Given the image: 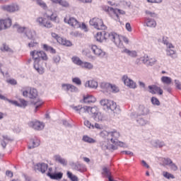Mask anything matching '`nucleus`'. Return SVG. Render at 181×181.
Instances as JSON below:
<instances>
[{
    "label": "nucleus",
    "instance_id": "f257e3e1",
    "mask_svg": "<svg viewBox=\"0 0 181 181\" xmlns=\"http://www.w3.org/2000/svg\"><path fill=\"white\" fill-rule=\"evenodd\" d=\"M104 39L105 40H111V42H114L115 45L119 47V49H124V44L122 41H121V38L119 35L115 33H107L105 31Z\"/></svg>",
    "mask_w": 181,
    "mask_h": 181
},
{
    "label": "nucleus",
    "instance_id": "f03ea898",
    "mask_svg": "<svg viewBox=\"0 0 181 181\" xmlns=\"http://www.w3.org/2000/svg\"><path fill=\"white\" fill-rule=\"evenodd\" d=\"M28 97L31 100H36V101H33V104L35 105V112L37 111L38 108H40L42 105H43V101L37 98V90L35 88H31L28 93Z\"/></svg>",
    "mask_w": 181,
    "mask_h": 181
},
{
    "label": "nucleus",
    "instance_id": "7ed1b4c3",
    "mask_svg": "<svg viewBox=\"0 0 181 181\" xmlns=\"http://www.w3.org/2000/svg\"><path fill=\"white\" fill-rule=\"evenodd\" d=\"M30 56H32L33 59L34 60V69L37 71L39 74H43V73H45V69L39 65V63H40V58L39 54H37V51H32L30 52Z\"/></svg>",
    "mask_w": 181,
    "mask_h": 181
},
{
    "label": "nucleus",
    "instance_id": "20e7f679",
    "mask_svg": "<svg viewBox=\"0 0 181 181\" xmlns=\"http://www.w3.org/2000/svg\"><path fill=\"white\" fill-rule=\"evenodd\" d=\"M150 110L146 106L144 105H140L137 110V112H132L130 115L131 118L136 117H142L145 115H148L149 114Z\"/></svg>",
    "mask_w": 181,
    "mask_h": 181
},
{
    "label": "nucleus",
    "instance_id": "39448f33",
    "mask_svg": "<svg viewBox=\"0 0 181 181\" xmlns=\"http://www.w3.org/2000/svg\"><path fill=\"white\" fill-rule=\"evenodd\" d=\"M100 88H102L103 90H105L107 92L110 91L113 94H117V93H119V88L117 86V85L107 82H102L100 83Z\"/></svg>",
    "mask_w": 181,
    "mask_h": 181
},
{
    "label": "nucleus",
    "instance_id": "423d86ee",
    "mask_svg": "<svg viewBox=\"0 0 181 181\" xmlns=\"http://www.w3.org/2000/svg\"><path fill=\"white\" fill-rule=\"evenodd\" d=\"M90 25L91 26H94L95 29L98 30H105L107 29V26L104 25L103 20L98 18H94L89 21Z\"/></svg>",
    "mask_w": 181,
    "mask_h": 181
},
{
    "label": "nucleus",
    "instance_id": "0eeeda50",
    "mask_svg": "<svg viewBox=\"0 0 181 181\" xmlns=\"http://www.w3.org/2000/svg\"><path fill=\"white\" fill-rule=\"evenodd\" d=\"M64 21L65 23H68L72 28L75 29H78V28H81V25H80V22L77 21V19L74 18V17H65L64 18Z\"/></svg>",
    "mask_w": 181,
    "mask_h": 181
},
{
    "label": "nucleus",
    "instance_id": "6e6552de",
    "mask_svg": "<svg viewBox=\"0 0 181 181\" xmlns=\"http://www.w3.org/2000/svg\"><path fill=\"white\" fill-rule=\"evenodd\" d=\"M122 81H123L124 86L129 87V88H136V83L129 78L127 75H124L122 76Z\"/></svg>",
    "mask_w": 181,
    "mask_h": 181
},
{
    "label": "nucleus",
    "instance_id": "1a4fd4ad",
    "mask_svg": "<svg viewBox=\"0 0 181 181\" xmlns=\"http://www.w3.org/2000/svg\"><path fill=\"white\" fill-rule=\"evenodd\" d=\"M37 22L39 23L40 26H44V28H47V29H50V28L53 27V24H52L50 20H47V18L39 17L37 18Z\"/></svg>",
    "mask_w": 181,
    "mask_h": 181
},
{
    "label": "nucleus",
    "instance_id": "9d476101",
    "mask_svg": "<svg viewBox=\"0 0 181 181\" xmlns=\"http://www.w3.org/2000/svg\"><path fill=\"white\" fill-rule=\"evenodd\" d=\"M29 126L35 131H42L45 128V124L43 122H40L39 121H33L29 123Z\"/></svg>",
    "mask_w": 181,
    "mask_h": 181
},
{
    "label": "nucleus",
    "instance_id": "9b49d317",
    "mask_svg": "<svg viewBox=\"0 0 181 181\" xmlns=\"http://www.w3.org/2000/svg\"><path fill=\"white\" fill-rule=\"evenodd\" d=\"M141 62H142L146 66H153L155 63H156V59H149L148 55H144V57L140 58Z\"/></svg>",
    "mask_w": 181,
    "mask_h": 181
},
{
    "label": "nucleus",
    "instance_id": "f8f14e48",
    "mask_svg": "<svg viewBox=\"0 0 181 181\" xmlns=\"http://www.w3.org/2000/svg\"><path fill=\"white\" fill-rule=\"evenodd\" d=\"M12 25V20L11 18H6L4 20H0V30L2 29H8Z\"/></svg>",
    "mask_w": 181,
    "mask_h": 181
},
{
    "label": "nucleus",
    "instance_id": "ddd939ff",
    "mask_svg": "<svg viewBox=\"0 0 181 181\" xmlns=\"http://www.w3.org/2000/svg\"><path fill=\"white\" fill-rule=\"evenodd\" d=\"M149 93L151 94H156L158 93V95H162L163 94V90L160 87L157 86L156 85L148 86Z\"/></svg>",
    "mask_w": 181,
    "mask_h": 181
},
{
    "label": "nucleus",
    "instance_id": "4468645a",
    "mask_svg": "<svg viewBox=\"0 0 181 181\" xmlns=\"http://www.w3.org/2000/svg\"><path fill=\"white\" fill-rule=\"evenodd\" d=\"M48 168L49 165L45 163H39L35 165V170H38L39 172H41V173H46V170H47Z\"/></svg>",
    "mask_w": 181,
    "mask_h": 181
},
{
    "label": "nucleus",
    "instance_id": "2eb2a0df",
    "mask_svg": "<svg viewBox=\"0 0 181 181\" xmlns=\"http://www.w3.org/2000/svg\"><path fill=\"white\" fill-rule=\"evenodd\" d=\"M91 50L95 56H98V57H104L105 56V52L103 51V49L98 48L97 45H92Z\"/></svg>",
    "mask_w": 181,
    "mask_h": 181
},
{
    "label": "nucleus",
    "instance_id": "dca6fc26",
    "mask_svg": "<svg viewBox=\"0 0 181 181\" xmlns=\"http://www.w3.org/2000/svg\"><path fill=\"white\" fill-rule=\"evenodd\" d=\"M172 49H175V47L172 44H169L168 47H167L166 49L167 56H170V57H172V59L177 58L176 51H174Z\"/></svg>",
    "mask_w": 181,
    "mask_h": 181
},
{
    "label": "nucleus",
    "instance_id": "f3484780",
    "mask_svg": "<svg viewBox=\"0 0 181 181\" xmlns=\"http://www.w3.org/2000/svg\"><path fill=\"white\" fill-rule=\"evenodd\" d=\"M47 176L50 179H52V180H60V179L63 178V173H47Z\"/></svg>",
    "mask_w": 181,
    "mask_h": 181
},
{
    "label": "nucleus",
    "instance_id": "a211bd4d",
    "mask_svg": "<svg viewBox=\"0 0 181 181\" xmlns=\"http://www.w3.org/2000/svg\"><path fill=\"white\" fill-rule=\"evenodd\" d=\"M71 166L75 169V170H78V172H86L87 169L86 168V165L84 164H81L79 163H72Z\"/></svg>",
    "mask_w": 181,
    "mask_h": 181
},
{
    "label": "nucleus",
    "instance_id": "6ab92c4d",
    "mask_svg": "<svg viewBox=\"0 0 181 181\" xmlns=\"http://www.w3.org/2000/svg\"><path fill=\"white\" fill-rule=\"evenodd\" d=\"M3 9L4 11H7V12H16V11H19V6L18 4H11L3 6Z\"/></svg>",
    "mask_w": 181,
    "mask_h": 181
},
{
    "label": "nucleus",
    "instance_id": "aec40b11",
    "mask_svg": "<svg viewBox=\"0 0 181 181\" xmlns=\"http://www.w3.org/2000/svg\"><path fill=\"white\" fill-rule=\"evenodd\" d=\"M133 118H136V122H137L139 127H145V125H149V121H148L144 117H141V116H136V117Z\"/></svg>",
    "mask_w": 181,
    "mask_h": 181
},
{
    "label": "nucleus",
    "instance_id": "412c9836",
    "mask_svg": "<svg viewBox=\"0 0 181 181\" xmlns=\"http://www.w3.org/2000/svg\"><path fill=\"white\" fill-rule=\"evenodd\" d=\"M39 145H40V140L35 137L34 139H30V144L28 145V149H33L35 148H37Z\"/></svg>",
    "mask_w": 181,
    "mask_h": 181
},
{
    "label": "nucleus",
    "instance_id": "4be33fe9",
    "mask_svg": "<svg viewBox=\"0 0 181 181\" xmlns=\"http://www.w3.org/2000/svg\"><path fill=\"white\" fill-rule=\"evenodd\" d=\"M25 35L29 40H35V36H36V31L27 28V30L25 31Z\"/></svg>",
    "mask_w": 181,
    "mask_h": 181
},
{
    "label": "nucleus",
    "instance_id": "5701e85b",
    "mask_svg": "<svg viewBox=\"0 0 181 181\" xmlns=\"http://www.w3.org/2000/svg\"><path fill=\"white\" fill-rule=\"evenodd\" d=\"M109 135L112 136L110 141L112 144H118V138H119V133L115 130L109 133Z\"/></svg>",
    "mask_w": 181,
    "mask_h": 181
},
{
    "label": "nucleus",
    "instance_id": "b1692460",
    "mask_svg": "<svg viewBox=\"0 0 181 181\" xmlns=\"http://www.w3.org/2000/svg\"><path fill=\"white\" fill-rule=\"evenodd\" d=\"M54 158L55 162H57V163H60L62 166H67V160L62 158L60 155L54 156Z\"/></svg>",
    "mask_w": 181,
    "mask_h": 181
},
{
    "label": "nucleus",
    "instance_id": "393cba45",
    "mask_svg": "<svg viewBox=\"0 0 181 181\" xmlns=\"http://www.w3.org/2000/svg\"><path fill=\"white\" fill-rule=\"evenodd\" d=\"M110 110L111 111H114V112H115L116 114H118V112H121V110H119V107H117V103H115L113 100L110 101L108 111H110Z\"/></svg>",
    "mask_w": 181,
    "mask_h": 181
},
{
    "label": "nucleus",
    "instance_id": "a878e982",
    "mask_svg": "<svg viewBox=\"0 0 181 181\" xmlns=\"http://www.w3.org/2000/svg\"><path fill=\"white\" fill-rule=\"evenodd\" d=\"M3 140L1 142V145L3 147L4 149H5V148H6V145H8V144H9V142H12V141H13V139H12L11 137L8 136H3Z\"/></svg>",
    "mask_w": 181,
    "mask_h": 181
},
{
    "label": "nucleus",
    "instance_id": "bb28decb",
    "mask_svg": "<svg viewBox=\"0 0 181 181\" xmlns=\"http://www.w3.org/2000/svg\"><path fill=\"white\" fill-rule=\"evenodd\" d=\"M110 103L111 100L108 99H103L100 101V104L102 105V107H103V110H105V111H108Z\"/></svg>",
    "mask_w": 181,
    "mask_h": 181
},
{
    "label": "nucleus",
    "instance_id": "cd10ccee",
    "mask_svg": "<svg viewBox=\"0 0 181 181\" xmlns=\"http://www.w3.org/2000/svg\"><path fill=\"white\" fill-rule=\"evenodd\" d=\"M97 99L93 95H88L87 96L83 97V103L85 104H90V103H95Z\"/></svg>",
    "mask_w": 181,
    "mask_h": 181
},
{
    "label": "nucleus",
    "instance_id": "c85d7f7f",
    "mask_svg": "<svg viewBox=\"0 0 181 181\" xmlns=\"http://www.w3.org/2000/svg\"><path fill=\"white\" fill-rule=\"evenodd\" d=\"M103 175L105 176V177H107L109 181H115L111 177V172H110V170L106 167L103 168Z\"/></svg>",
    "mask_w": 181,
    "mask_h": 181
},
{
    "label": "nucleus",
    "instance_id": "c756f323",
    "mask_svg": "<svg viewBox=\"0 0 181 181\" xmlns=\"http://www.w3.org/2000/svg\"><path fill=\"white\" fill-rule=\"evenodd\" d=\"M86 87L89 88H97L98 87V83L95 80L88 81L86 83Z\"/></svg>",
    "mask_w": 181,
    "mask_h": 181
},
{
    "label": "nucleus",
    "instance_id": "7c9ffc66",
    "mask_svg": "<svg viewBox=\"0 0 181 181\" xmlns=\"http://www.w3.org/2000/svg\"><path fill=\"white\" fill-rule=\"evenodd\" d=\"M103 11L105 12H107V13H113L114 15H116L117 18H118V14H117V9H114V8L105 6H103Z\"/></svg>",
    "mask_w": 181,
    "mask_h": 181
},
{
    "label": "nucleus",
    "instance_id": "2f4dec72",
    "mask_svg": "<svg viewBox=\"0 0 181 181\" xmlns=\"http://www.w3.org/2000/svg\"><path fill=\"white\" fill-rule=\"evenodd\" d=\"M146 21L148 28H156V21L153 18H146Z\"/></svg>",
    "mask_w": 181,
    "mask_h": 181
},
{
    "label": "nucleus",
    "instance_id": "473e14b6",
    "mask_svg": "<svg viewBox=\"0 0 181 181\" xmlns=\"http://www.w3.org/2000/svg\"><path fill=\"white\" fill-rule=\"evenodd\" d=\"M13 28L14 29H17L18 33H25V32H26L27 29L28 28L25 27H21V25H19L18 23L14 24Z\"/></svg>",
    "mask_w": 181,
    "mask_h": 181
},
{
    "label": "nucleus",
    "instance_id": "72a5a7b5",
    "mask_svg": "<svg viewBox=\"0 0 181 181\" xmlns=\"http://www.w3.org/2000/svg\"><path fill=\"white\" fill-rule=\"evenodd\" d=\"M151 144L154 146V148H163V146H165V142L159 140L152 141Z\"/></svg>",
    "mask_w": 181,
    "mask_h": 181
},
{
    "label": "nucleus",
    "instance_id": "f704fd0d",
    "mask_svg": "<svg viewBox=\"0 0 181 181\" xmlns=\"http://www.w3.org/2000/svg\"><path fill=\"white\" fill-rule=\"evenodd\" d=\"M104 33H105V31L99 32L96 34L95 39L97 42L102 43L103 40H105V39H104Z\"/></svg>",
    "mask_w": 181,
    "mask_h": 181
},
{
    "label": "nucleus",
    "instance_id": "c9c22d12",
    "mask_svg": "<svg viewBox=\"0 0 181 181\" xmlns=\"http://www.w3.org/2000/svg\"><path fill=\"white\" fill-rule=\"evenodd\" d=\"M82 141H83V142H86L87 144H95V140L87 135H84L83 136Z\"/></svg>",
    "mask_w": 181,
    "mask_h": 181
},
{
    "label": "nucleus",
    "instance_id": "e433bc0d",
    "mask_svg": "<svg viewBox=\"0 0 181 181\" xmlns=\"http://www.w3.org/2000/svg\"><path fill=\"white\" fill-rule=\"evenodd\" d=\"M59 45H63V46H68V47L71 46V42L67 40H64L63 39V37L59 38Z\"/></svg>",
    "mask_w": 181,
    "mask_h": 181
},
{
    "label": "nucleus",
    "instance_id": "4c0bfd02",
    "mask_svg": "<svg viewBox=\"0 0 181 181\" xmlns=\"http://www.w3.org/2000/svg\"><path fill=\"white\" fill-rule=\"evenodd\" d=\"M161 81L162 83H163V84H166L167 86H169V84L172 83V78L168 76H162Z\"/></svg>",
    "mask_w": 181,
    "mask_h": 181
},
{
    "label": "nucleus",
    "instance_id": "58836bf2",
    "mask_svg": "<svg viewBox=\"0 0 181 181\" xmlns=\"http://www.w3.org/2000/svg\"><path fill=\"white\" fill-rule=\"evenodd\" d=\"M43 49L46 52H50L53 54H56V49H54L52 47H50V46H49V45H47L46 44L43 45Z\"/></svg>",
    "mask_w": 181,
    "mask_h": 181
},
{
    "label": "nucleus",
    "instance_id": "ea45409f",
    "mask_svg": "<svg viewBox=\"0 0 181 181\" xmlns=\"http://www.w3.org/2000/svg\"><path fill=\"white\" fill-rule=\"evenodd\" d=\"M95 121H97L98 122H100V121H103L104 116H103V114L101 112L97 113L95 115H92Z\"/></svg>",
    "mask_w": 181,
    "mask_h": 181
},
{
    "label": "nucleus",
    "instance_id": "a19ab883",
    "mask_svg": "<svg viewBox=\"0 0 181 181\" xmlns=\"http://www.w3.org/2000/svg\"><path fill=\"white\" fill-rule=\"evenodd\" d=\"M89 108V112H90L91 115H95L97 113L100 112V109H98V107L94 106V107H88Z\"/></svg>",
    "mask_w": 181,
    "mask_h": 181
},
{
    "label": "nucleus",
    "instance_id": "79ce46f5",
    "mask_svg": "<svg viewBox=\"0 0 181 181\" xmlns=\"http://www.w3.org/2000/svg\"><path fill=\"white\" fill-rule=\"evenodd\" d=\"M81 67H83V69H88V70H91L94 67L93 64L90 62H82V65H81Z\"/></svg>",
    "mask_w": 181,
    "mask_h": 181
},
{
    "label": "nucleus",
    "instance_id": "37998d69",
    "mask_svg": "<svg viewBox=\"0 0 181 181\" xmlns=\"http://www.w3.org/2000/svg\"><path fill=\"white\" fill-rule=\"evenodd\" d=\"M100 145L103 151H107L110 149V146H108V141H101L100 143Z\"/></svg>",
    "mask_w": 181,
    "mask_h": 181
},
{
    "label": "nucleus",
    "instance_id": "c03bdc74",
    "mask_svg": "<svg viewBox=\"0 0 181 181\" xmlns=\"http://www.w3.org/2000/svg\"><path fill=\"white\" fill-rule=\"evenodd\" d=\"M66 175L71 181H78V177L77 176L73 175V173L70 171H67Z\"/></svg>",
    "mask_w": 181,
    "mask_h": 181
},
{
    "label": "nucleus",
    "instance_id": "a18cd8bd",
    "mask_svg": "<svg viewBox=\"0 0 181 181\" xmlns=\"http://www.w3.org/2000/svg\"><path fill=\"white\" fill-rule=\"evenodd\" d=\"M72 62L74 63V64H76L77 66H81L83 64V61L80 59V58L77 57H72Z\"/></svg>",
    "mask_w": 181,
    "mask_h": 181
},
{
    "label": "nucleus",
    "instance_id": "49530a36",
    "mask_svg": "<svg viewBox=\"0 0 181 181\" xmlns=\"http://www.w3.org/2000/svg\"><path fill=\"white\" fill-rule=\"evenodd\" d=\"M37 54L40 57V60L42 59V60H47V54L45 53L43 51H37Z\"/></svg>",
    "mask_w": 181,
    "mask_h": 181
},
{
    "label": "nucleus",
    "instance_id": "de8ad7c7",
    "mask_svg": "<svg viewBox=\"0 0 181 181\" xmlns=\"http://www.w3.org/2000/svg\"><path fill=\"white\" fill-rule=\"evenodd\" d=\"M146 13V15H147V17L146 18H158V15L156 14V13L155 12H152V11H145Z\"/></svg>",
    "mask_w": 181,
    "mask_h": 181
},
{
    "label": "nucleus",
    "instance_id": "09e8293b",
    "mask_svg": "<svg viewBox=\"0 0 181 181\" xmlns=\"http://www.w3.org/2000/svg\"><path fill=\"white\" fill-rule=\"evenodd\" d=\"M59 5L61 6H63V8H69L70 7V4L67 2L66 0H59L58 1Z\"/></svg>",
    "mask_w": 181,
    "mask_h": 181
},
{
    "label": "nucleus",
    "instance_id": "8fccbe9b",
    "mask_svg": "<svg viewBox=\"0 0 181 181\" xmlns=\"http://www.w3.org/2000/svg\"><path fill=\"white\" fill-rule=\"evenodd\" d=\"M86 112L89 113V108L88 106H81V109L79 110V115H83V114H86Z\"/></svg>",
    "mask_w": 181,
    "mask_h": 181
},
{
    "label": "nucleus",
    "instance_id": "3c124183",
    "mask_svg": "<svg viewBox=\"0 0 181 181\" xmlns=\"http://www.w3.org/2000/svg\"><path fill=\"white\" fill-rule=\"evenodd\" d=\"M151 104H153V105H160V102L159 101V99L155 97H152L151 99Z\"/></svg>",
    "mask_w": 181,
    "mask_h": 181
},
{
    "label": "nucleus",
    "instance_id": "603ef678",
    "mask_svg": "<svg viewBox=\"0 0 181 181\" xmlns=\"http://www.w3.org/2000/svg\"><path fill=\"white\" fill-rule=\"evenodd\" d=\"M37 4L41 8H43V9H47V6L46 5V3H45L43 1H42V0H37Z\"/></svg>",
    "mask_w": 181,
    "mask_h": 181
},
{
    "label": "nucleus",
    "instance_id": "864d4df0",
    "mask_svg": "<svg viewBox=\"0 0 181 181\" xmlns=\"http://www.w3.org/2000/svg\"><path fill=\"white\" fill-rule=\"evenodd\" d=\"M52 60L55 64H59L60 63V60H62V58L59 55H55L52 57Z\"/></svg>",
    "mask_w": 181,
    "mask_h": 181
},
{
    "label": "nucleus",
    "instance_id": "5fc2aeb1",
    "mask_svg": "<svg viewBox=\"0 0 181 181\" xmlns=\"http://www.w3.org/2000/svg\"><path fill=\"white\" fill-rule=\"evenodd\" d=\"M172 162H173L172 160L169 158H165L163 160V163L164 165H166L167 166H170Z\"/></svg>",
    "mask_w": 181,
    "mask_h": 181
},
{
    "label": "nucleus",
    "instance_id": "6e6d98bb",
    "mask_svg": "<svg viewBox=\"0 0 181 181\" xmlns=\"http://www.w3.org/2000/svg\"><path fill=\"white\" fill-rule=\"evenodd\" d=\"M1 52H11V48L6 44H3L2 47H0Z\"/></svg>",
    "mask_w": 181,
    "mask_h": 181
},
{
    "label": "nucleus",
    "instance_id": "4d7b16f0",
    "mask_svg": "<svg viewBox=\"0 0 181 181\" xmlns=\"http://www.w3.org/2000/svg\"><path fill=\"white\" fill-rule=\"evenodd\" d=\"M62 88L64 91H70V84L69 83H62Z\"/></svg>",
    "mask_w": 181,
    "mask_h": 181
},
{
    "label": "nucleus",
    "instance_id": "13d9d810",
    "mask_svg": "<svg viewBox=\"0 0 181 181\" xmlns=\"http://www.w3.org/2000/svg\"><path fill=\"white\" fill-rule=\"evenodd\" d=\"M72 81L77 86H81V80L80 79V78L75 77L72 78Z\"/></svg>",
    "mask_w": 181,
    "mask_h": 181
},
{
    "label": "nucleus",
    "instance_id": "bf43d9fd",
    "mask_svg": "<svg viewBox=\"0 0 181 181\" xmlns=\"http://www.w3.org/2000/svg\"><path fill=\"white\" fill-rule=\"evenodd\" d=\"M84 125L88 128H92V129H94V124H92L91 122H90L88 120L84 121Z\"/></svg>",
    "mask_w": 181,
    "mask_h": 181
},
{
    "label": "nucleus",
    "instance_id": "052dcab7",
    "mask_svg": "<svg viewBox=\"0 0 181 181\" xmlns=\"http://www.w3.org/2000/svg\"><path fill=\"white\" fill-rule=\"evenodd\" d=\"M163 176L164 177H166V179H175V176L168 172H164Z\"/></svg>",
    "mask_w": 181,
    "mask_h": 181
},
{
    "label": "nucleus",
    "instance_id": "680f3d73",
    "mask_svg": "<svg viewBox=\"0 0 181 181\" xmlns=\"http://www.w3.org/2000/svg\"><path fill=\"white\" fill-rule=\"evenodd\" d=\"M69 90L71 93H74L76 91H78V88H77V87H76L74 85H69Z\"/></svg>",
    "mask_w": 181,
    "mask_h": 181
},
{
    "label": "nucleus",
    "instance_id": "e2e57ef3",
    "mask_svg": "<svg viewBox=\"0 0 181 181\" xmlns=\"http://www.w3.org/2000/svg\"><path fill=\"white\" fill-rule=\"evenodd\" d=\"M6 100H7V101L8 103H11V104H13V105H16V107H21L22 105H20L19 103H18V101L16 100H8V98H6Z\"/></svg>",
    "mask_w": 181,
    "mask_h": 181
},
{
    "label": "nucleus",
    "instance_id": "0e129e2a",
    "mask_svg": "<svg viewBox=\"0 0 181 181\" xmlns=\"http://www.w3.org/2000/svg\"><path fill=\"white\" fill-rule=\"evenodd\" d=\"M20 105L21 106H19V107H23L25 108V107L28 105V102L25 100V99H20Z\"/></svg>",
    "mask_w": 181,
    "mask_h": 181
},
{
    "label": "nucleus",
    "instance_id": "69168bd1",
    "mask_svg": "<svg viewBox=\"0 0 181 181\" xmlns=\"http://www.w3.org/2000/svg\"><path fill=\"white\" fill-rule=\"evenodd\" d=\"M169 166L172 169V170H174V172H176V170H177V165L173 163V161L171 162V164H170Z\"/></svg>",
    "mask_w": 181,
    "mask_h": 181
},
{
    "label": "nucleus",
    "instance_id": "338daca9",
    "mask_svg": "<svg viewBox=\"0 0 181 181\" xmlns=\"http://www.w3.org/2000/svg\"><path fill=\"white\" fill-rule=\"evenodd\" d=\"M51 35L54 37V39H56V40L59 43V39H62V37H59V35H57L56 33H52Z\"/></svg>",
    "mask_w": 181,
    "mask_h": 181
},
{
    "label": "nucleus",
    "instance_id": "774afa93",
    "mask_svg": "<svg viewBox=\"0 0 181 181\" xmlns=\"http://www.w3.org/2000/svg\"><path fill=\"white\" fill-rule=\"evenodd\" d=\"M175 84L176 88H177L178 90H181V83L180 81H179V80L175 79Z\"/></svg>",
    "mask_w": 181,
    "mask_h": 181
}]
</instances>
